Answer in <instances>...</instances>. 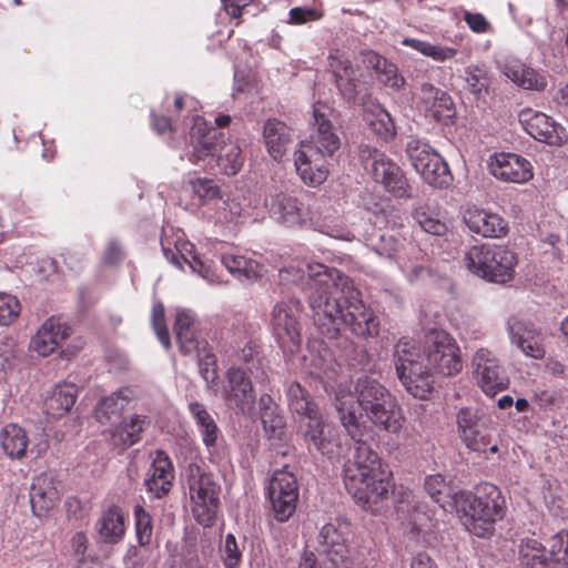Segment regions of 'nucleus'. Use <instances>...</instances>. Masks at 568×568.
<instances>
[{"instance_id":"nucleus-54","label":"nucleus","mask_w":568,"mask_h":568,"mask_svg":"<svg viewBox=\"0 0 568 568\" xmlns=\"http://www.w3.org/2000/svg\"><path fill=\"white\" fill-rule=\"evenodd\" d=\"M465 81L474 94H479L487 88L486 71L479 67L465 69Z\"/></svg>"},{"instance_id":"nucleus-30","label":"nucleus","mask_w":568,"mask_h":568,"mask_svg":"<svg viewBox=\"0 0 568 568\" xmlns=\"http://www.w3.org/2000/svg\"><path fill=\"white\" fill-rule=\"evenodd\" d=\"M132 398L130 388H121L101 398L95 407V418L102 425H114Z\"/></svg>"},{"instance_id":"nucleus-47","label":"nucleus","mask_w":568,"mask_h":568,"mask_svg":"<svg viewBox=\"0 0 568 568\" xmlns=\"http://www.w3.org/2000/svg\"><path fill=\"white\" fill-rule=\"evenodd\" d=\"M134 521L139 545H150L153 536L152 517L141 505H135L134 507Z\"/></svg>"},{"instance_id":"nucleus-26","label":"nucleus","mask_w":568,"mask_h":568,"mask_svg":"<svg viewBox=\"0 0 568 568\" xmlns=\"http://www.w3.org/2000/svg\"><path fill=\"white\" fill-rule=\"evenodd\" d=\"M328 62L341 94L348 100L354 99L356 94V70L349 57L338 49H333L329 51Z\"/></svg>"},{"instance_id":"nucleus-2","label":"nucleus","mask_w":568,"mask_h":568,"mask_svg":"<svg viewBox=\"0 0 568 568\" xmlns=\"http://www.w3.org/2000/svg\"><path fill=\"white\" fill-rule=\"evenodd\" d=\"M356 398L351 393L339 392L335 398L342 425L354 440V454L344 466V485L348 494L363 508L387 497L392 484L388 474L382 468L377 453L364 440V433L358 422L357 407L361 410L369 405L394 397L378 381L362 376L356 384Z\"/></svg>"},{"instance_id":"nucleus-58","label":"nucleus","mask_w":568,"mask_h":568,"mask_svg":"<svg viewBox=\"0 0 568 568\" xmlns=\"http://www.w3.org/2000/svg\"><path fill=\"white\" fill-rule=\"evenodd\" d=\"M199 368L202 377L207 384L215 383V356L213 354H205L204 358H200Z\"/></svg>"},{"instance_id":"nucleus-15","label":"nucleus","mask_w":568,"mask_h":568,"mask_svg":"<svg viewBox=\"0 0 568 568\" xmlns=\"http://www.w3.org/2000/svg\"><path fill=\"white\" fill-rule=\"evenodd\" d=\"M474 377L479 388L494 397L509 386V378L498 358L488 349H478L473 357Z\"/></svg>"},{"instance_id":"nucleus-29","label":"nucleus","mask_w":568,"mask_h":568,"mask_svg":"<svg viewBox=\"0 0 568 568\" xmlns=\"http://www.w3.org/2000/svg\"><path fill=\"white\" fill-rule=\"evenodd\" d=\"M501 72L507 79L525 90L540 92L548 84L546 74L518 61L504 63Z\"/></svg>"},{"instance_id":"nucleus-6","label":"nucleus","mask_w":568,"mask_h":568,"mask_svg":"<svg viewBox=\"0 0 568 568\" xmlns=\"http://www.w3.org/2000/svg\"><path fill=\"white\" fill-rule=\"evenodd\" d=\"M455 505L465 528L478 537L490 535L506 509L499 488L489 483L477 485L471 493L456 494Z\"/></svg>"},{"instance_id":"nucleus-59","label":"nucleus","mask_w":568,"mask_h":568,"mask_svg":"<svg viewBox=\"0 0 568 568\" xmlns=\"http://www.w3.org/2000/svg\"><path fill=\"white\" fill-rule=\"evenodd\" d=\"M457 54V49L445 45H436L429 43L426 57L432 58L437 62H445L453 59Z\"/></svg>"},{"instance_id":"nucleus-21","label":"nucleus","mask_w":568,"mask_h":568,"mask_svg":"<svg viewBox=\"0 0 568 568\" xmlns=\"http://www.w3.org/2000/svg\"><path fill=\"white\" fill-rule=\"evenodd\" d=\"M457 429L460 439L474 452H485L488 445L484 424L476 409L460 408L456 416Z\"/></svg>"},{"instance_id":"nucleus-43","label":"nucleus","mask_w":568,"mask_h":568,"mask_svg":"<svg viewBox=\"0 0 568 568\" xmlns=\"http://www.w3.org/2000/svg\"><path fill=\"white\" fill-rule=\"evenodd\" d=\"M288 406L294 414L305 416L316 409V405L311 399L308 393L300 383H291L286 390Z\"/></svg>"},{"instance_id":"nucleus-38","label":"nucleus","mask_w":568,"mask_h":568,"mask_svg":"<svg viewBox=\"0 0 568 568\" xmlns=\"http://www.w3.org/2000/svg\"><path fill=\"white\" fill-rule=\"evenodd\" d=\"M29 437L26 430L17 424H8L0 432V447L10 459H21L26 456Z\"/></svg>"},{"instance_id":"nucleus-4","label":"nucleus","mask_w":568,"mask_h":568,"mask_svg":"<svg viewBox=\"0 0 568 568\" xmlns=\"http://www.w3.org/2000/svg\"><path fill=\"white\" fill-rule=\"evenodd\" d=\"M323 104L313 106L314 130L310 141L302 142L294 153V165L301 180L311 186L322 184L328 176L326 159L341 145V141Z\"/></svg>"},{"instance_id":"nucleus-51","label":"nucleus","mask_w":568,"mask_h":568,"mask_svg":"<svg viewBox=\"0 0 568 568\" xmlns=\"http://www.w3.org/2000/svg\"><path fill=\"white\" fill-rule=\"evenodd\" d=\"M18 298L9 293L0 292V325H10L20 314Z\"/></svg>"},{"instance_id":"nucleus-40","label":"nucleus","mask_w":568,"mask_h":568,"mask_svg":"<svg viewBox=\"0 0 568 568\" xmlns=\"http://www.w3.org/2000/svg\"><path fill=\"white\" fill-rule=\"evenodd\" d=\"M413 217L426 233L440 236L447 231L446 223L442 220L439 213L427 204L417 206L414 210Z\"/></svg>"},{"instance_id":"nucleus-24","label":"nucleus","mask_w":568,"mask_h":568,"mask_svg":"<svg viewBox=\"0 0 568 568\" xmlns=\"http://www.w3.org/2000/svg\"><path fill=\"white\" fill-rule=\"evenodd\" d=\"M70 335V328L59 318H48L32 337L30 347L40 356L52 354Z\"/></svg>"},{"instance_id":"nucleus-55","label":"nucleus","mask_w":568,"mask_h":568,"mask_svg":"<svg viewBox=\"0 0 568 568\" xmlns=\"http://www.w3.org/2000/svg\"><path fill=\"white\" fill-rule=\"evenodd\" d=\"M376 73L379 81L388 88L398 90L404 84V78L397 73V67L389 61H386Z\"/></svg>"},{"instance_id":"nucleus-46","label":"nucleus","mask_w":568,"mask_h":568,"mask_svg":"<svg viewBox=\"0 0 568 568\" xmlns=\"http://www.w3.org/2000/svg\"><path fill=\"white\" fill-rule=\"evenodd\" d=\"M367 122L372 131L383 140L393 138L395 134V124L390 114L379 104L375 105L374 110L371 111Z\"/></svg>"},{"instance_id":"nucleus-7","label":"nucleus","mask_w":568,"mask_h":568,"mask_svg":"<svg viewBox=\"0 0 568 568\" xmlns=\"http://www.w3.org/2000/svg\"><path fill=\"white\" fill-rule=\"evenodd\" d=\"M349 526L345 521L328 523L318 534V555L305 551L298 568H351L352 559L347 547Z\"/></svg>"},{"instance_id":"nucleus-50","label":"nucleus","mask_w":568,"mask_h":568,"mask_svg":"<svg viewBox=\"0 0 568 568\" xmlns=\"http://www.w3.org/2000/svg\"><path fill=\"white\" fill-rule=\"evenodd\" d=\"M425 489L430 498L440 505L452 497V489L442 475L426 477Z\"/></svg>"},{"instance_id":"nucleus-33","label":"nucleus","mask_w":568,"mask_h":568,"mask_svg":"<svg viewBox=\"0 0 568 568\" xmlns=\"http://www.w3.org/2000/svg\"><path fill=\"white\" fill-rule=\"evenodd\" d=\"M263 138L267 152L274 160H281L293 142L292 130L276 119H268L265 122Z\"/></svg>"},{"instance_id":"nucleus-9","label":"nucleus","mask_w":568,"mask_h":568,"mask_svg":"<svg viewBox=\"0 0 568 568\" xmlns=\"http://www.w3.org/2000/svg\"><path fill=\"white\" fill-rule=\"evenodd\" d=\"M187 485L194 519L204 527L212 526L220 507L221 486L212 474L197 466L190 467Z\"/></svg>"},{"instance_id":"nucleus-56","label":"nucleus","mask_w":568,"mask_h":568,"mask_svg":"<svg viewBox=\"0 0 568 568\" xmlns=\"http://www.w3.org/2000/svg\"><path fill=\"white\" fill-rule=\"evenodd\" d=\"M194 192L204 200L215 202L220 196V189L212 180L197 179L193 183ZM214 203H212L213 205Z\"/></svg>"},{"instance_id":"nucleus-62","label":"nucleus","mask_w":568,"mask_h":568,"mask_svg":"<svg viewBox=\"0 0 568 568\" xmlns=\"http://www.w3.org/2000/svg\"><path fill=\"white\" fill-rule=\"evenodd\" d=\"M318 18L320 14L314 9L296 7L290 10V22L294 24H302Z\"/></svg>"},{"instance_id":"nucleus-57","label":"nucleus","mask_w":568,"mask_h":568,"mask_svg":"<svg viewBox=\"0 0 568 568\" xmlns=\"http://www.w3.org/2000/svg\"><path fill=\"white\" fill-rule=\"evenodd\" d=\"M464 20L470 30L476 33H486L490 29V23L481 13L465 11Z\"/></svg>"},{"instance_id":"nucleus-20","label":"nucleus","mask_w":568,"mask_h":568,"mask_svg":"<svg viewBox=\"0 0 568 568\" xmlns=\"http://www.w3.org/2000/svg\"><path fill=\"white\" fill-rule=\"evenodd\" d=\"M361 412L376 427L390 434L399 433L405 422L403 409L395 397L369 405Z\"/></svg>"},{"instance_id":"nucleus-61","label":"nucleus","mask_w":568,"mask_h":568,"mask_svg":"<svg viewBox=\"0 0 568 568\" xmlns=\"http://www.w3.org/2000/svg\"><path fill=\"white\" fill-rule=\"evenodd\" d=\"M195 328V315L191 311H180L174 323L175 335L179 332H187Z\"/></svg>"},{"instance_id":"nucleus-17","label":"nucleus","mask_w":568,"mask_h":568,"mask_svg":"<svg viewBox=\"0 0 568 568\" xmlns=\"http://www.w3.org/2000/svg\"><path fill=\"white\" fill-rule=\"evenodd\" d=\"M519 122L524 130L534 139L550 145H560L565 139V130L547 114L532 109L519 113Z\"/></svg>"},{"instance_id":"nucleus-37","label":"nucleus","mask_w":568,"mask_h":568,"mask_svg":"<svg viewBox=\"0 0 568 568\" xmlns=\"http://www.w3.org/2000/svg\"><path fill=\"white\" fill-rule=\"evenodd\" d=\"M77 388L71 384L54 387L45 398L43 409L48 416L60 418L73 407L77 399Z\"/></svg>"},{"instance_id":"nucleus-49","label":"nucleus","mask_w":568,"mask_h":568,"mask_svg":"<svg viewBox=\"0 0 568 568\" xmlns=\"http://www.w3.org/2000/svg\"><path fill=\"white\" fill-rule=\"evenodd\" d=\"M220 556L225 568H237L242 559V550L233 534H227L220 544Z\"/></svg>"},{"instance_id":"nucleus-41","label":"nucleus","mask_w":568,"mask_h":568,"mask_svg":"<svg viewBox=\"0 0 568 568\" xmlns=\"http://www.w3.org/2000/svg\"><path fill=\"white\" fill-rule=\"evenodd\" d=\"M519 560L523 568H548L545 549L536 538H527L521 541Z\"/></svg>"},{"instance_id":"nucleus-32","label":"nucleus","mask_w":568,"mask_h":568,"mask_svg":"<svg viewBox=\"0 0 568 568\" xmlns=\"http://www.w3.org/2000/svg\"><path fill=\"white\" fill-rule=\"evenodd\" d=\"M99 538L110 545L120 542L125 535V520L122 509L112 505L108 507L95 524Z\"/></svg>"},{"instance_id":"nucleus-3","label":"nucleus","mask_w":568,"mask_h":568,"mask_svg":"<svg viewBox=\"0 0 568 568\" xmlns=\"http://www.w3.org/2000/svg\"><path fill=\"white\" fill-rule=\"evenodd\" d=\"M425 365L415 344L400 338L395 345L396 374L405 389L414 397L425 398L433 387L432 371L443 376H453L462 371L459 347L444 331L432 329L425 336Z\"/></svg>"},{"instance_id":"nucleus-10","label":"nucleus","mask_w":568,"mask_h":568,"mask_svg":"<svg viewBox=\"0 0 568 568\" xmlns=\"http://www.w3.org/2000/svg\"><path fill=\"white\" fill-rule=\"evenodd\" d=\"M359 158L375 182L398 199L412 197V189L402 169L384 152L369 145L359 146Z\"/></svg>"},{"instance_id":"nucleus-34","label":"nucleus","mask_w":568,"mask_h":568,"mask_svg":"<svg viewBox=\"0 0 568 568\" xmlns=\"http://www.w3.org/2000/svg\"><path fill=\"white\" fill-rule=\"evenodd\" d=\"M258 416L263 429L270 439H280L285 428V418L282 409L270 394H262L258 398Z\"/></svg>"},{"instance_id":"nucleus-27","label":"nucleus","mask_w":568,"mask_h":568,"mask_svg":"<svg viewBox=\"0 0 568 568\" xmlns=\"http://www.w3.org/2000/svg\"><path fill=\"white\" fill-rule=\"evenodd\" d=\"M60 494L52 476L41 474L33 479L30 489V504L36 516L40 517L52 509Z\"/></svg>"},{"instance_id":"nucleus-25","label":"nucleus","mask_w":568,"mask_h":568,"mask_svg":"<svg viewBox=\"0 0 568 568\" xmlns=\"http://www.w3.org/2000/svg\"><path fill=\"white\" fill-rule=\"evenodd\" d=\"M162 251L165 258L175 266L183 268L182 262H184L192 273H196L210 283L214 282L210 265L205 264L197 255L194 254V246L191 243L178 240L174 243L173 250L166 246L165 242L162 241Z\"/></svg>"},{"instance_id":"nucleus-19","label":"nucleus","mask_w":568,"mask_h":568,"mask_svg":"<svg viewBox=\"0 0 568 568\" xmlns=\"http://www.w3.org/2000/svg\"><path fill=\"white\" fill-rule=\"evenodd\" d=\"M463 221L471 233L483 237H501L507 232V223L500 215L476 205L464 210Z\"/></svg>"},{"instance_id":"nucleus-1","label":"nucleus","mask_w":568,"mask_h":568,"mask_svg":"<svg viewBox=\"0 0 568 568\" xmlns=\"http://www.w3.org/2000/svg\"><path fill=\"white\" fill-rule=\"evenodd\" d=\"M280 277L302 286L323 335L335 338L345 327L361 337L378 335V316L363 302L354 282L341 271L321 263L296 261L282 268Z\"/></svg>"},{"instance_id":"nucleus-52","label":"nucleus","mask_w":568,"mask_h":568,"mask_svg":"<svg viewBox=\"0 0 568 568\" xmlns=\"http://www.w3.org/2000/svg\"><path fill=\"white\" fill-rule=\"evenodd\" d=\"M152 326L161 344L165 348H169L171 345L170 334L165 325L164 307L161 303H156L153 305Z\"/></svg>"},{"instance_id":"nucleus-44","label":"nucleus","mask_w":568,"mask_h":568,"mask_svg":"<svg viewBox=\"0 0 568 568\" xmlns=\"http://www.w3.org/2000/svg\"><path fill=\"white\" fill-rule=\"evenodd\" d=\"M367 246L381 257L394 260L396 262L398 258H402L399 255L400 244L393 235H387L385 233L372 235L367 239Z\"/></svg>"},{"instance_id":"nucleus-60","label":"nucleus","mask_w":568,"mask_h":568,"mask_svg":"<svg viewBox=\"0 0 568 568\" xmlns=\"http://www.w3.org/2000/svg\"><path fill=\"white\" fill-rule=\"evenodd\" d=\"M397 264L410 283L415 282L425 273H427V270L422 264H414L409 261H403V257L397 260Z\"/></svg>"},{"instance_id":"nucleus-11","label":"nucleus","mask_w":568,"mask_h":568,"mask_svg":"<svg viewBox=\"0 0 568 568\" xmlns=\"http://www.w3.org/2000/svg\"><path fill=\"white\" fill-rule=\"evenodd\" d=\"M406 152L412 165L427 184L438 189L450 185L453 175L448 164L429 144L412 139L407 143Z\"/></svg>"},{"instance_id":"nucleus-18","label":"nucleus","mask_w":568,"mask_h":568,"mask_svg":"<svg viewBox=\"0 0 568 568\" xmlns=\"http://www.w3.org/2000/svg\"><path fill=\"white\" fill-rule=\"evenodd\" d=\"M303 417L306 419L303 425V435L308 447L315 448L323 455L333 453V448L338 445L335 427L322 419L317 408Z\"/></svg>"},{"instance_id":"nucleus-16","label":"nucleus","mask_w":568,"mask_h":568,"mask_svg":"<svg viewBox=\"0 0 568 568\" xmlns=\"http://www.w3.org/2000/svg\"><path fill=\"white\" fill-rule=\"evenodd\" d=\"M489 173L507 183H526L534 176L531 163L519 154L497 153L488 162Z\"/></svg>"},{"instance_id":"nucleus-8","label":"nucleus","mask_w":568,"mask_h":568,"mask_svg":"<svg viewBox=\"0 0 568 568\" xmlns=\"http://www.w3.org/2000/svg\"><path fill=\"white\" fill-rule=\"evenodd\" d=\"M465 262L473 274L489 282L506 283L514 277L517 257L506 246L483 244L471 246Z\"/></svg>"},{"instance_id":"nucleus-36","label":"nucleus","mask_w":568,"mask_h":568,"mask_svg":"<svg viewBox=\"0 0 568 568\" xmlns=\"http://www.w3.org/2000/svg\"><path fill=\"white\" fill-rule=\"evenodd\" d=\"M189 410L197 429L202 436L203 444L207 449L216 447L217 440L221 438V432L205 406L196 400L189 403Z\"/></svg>"},{"instance_id":"nucleus-48","label":"nucleus","mask_w":568,"mask_h":568,"mask_svg":"<svg viewBox=\"0 0 568 568\" xmlns=\"http://www.w3.org/2000/svg\"><path fill=\"white\" fill-rule=\"evenodd\" d=\"M548 552L554 562L568 568V530L562 529L549 538Z\"/></svg>"},{"instance_id":"nucleus-45","label":"nucleus","mask_w":568,"mask_h":568,"mask_svg":"<svg viewBox=\"0 0 568 568\" xmlns=\"http://www.w3.org/2000/svg\"><path fill=\"white\" fill-rule=\"evenodd\" d=\"M215 221L222 224H237L242 219L243 205L236 199L223 200L220 197L213 204Z\"/></svg>"},{"instance_id":"nucleus-13","label":"nucleus","mask_w":568,"mask_h":568,"mask_svg":"<svg viewBox=\"0 0 568 568\" xmlns=\"http://www.w3.org/2000/svg\"><path fill=\"white\" fill-rule=\"evenodd\" d=\"M301 312L300 302L296 300L281 301L272 311V328L280 346L293 353L301 343L298 315Z\"/></svg>"},{"instance_id":"nucleus-5","label":"nucleus","mask_w":568,"mask_h":568,"mask_svg":"<svg viewBox=\"0 0 568 568\" xmlns=\"http://www.w3.org/2000/svg\"><path fill=\"white\" fill-rule=\"evenodd\" d=\"M190 136L193 151L189 160L193 164L205 169L216 163L226 175H235L241 170L243 159L240 146L233 141H223V134L203 118L193 116Z\"/></svg>"},{"instance_id":"nucleus-28","label":"nucleus","mask_w":568,"mask_h":568,"mask_svg":"<svg viewBox=\"0 0 568 568\" xmlns=\"http://www.w3.org/2000/svg\"><path fill=\"white\" fill-rule=\"evenodd\" d=\"M422 103L426 115L435 121H446L455 114L454 103L450 95L430 83L422 85Z\"/></svg>"},{"instance_id":"nucleus-35","label":"nucleus","mask_w":568,"mask_h":568,"mask_svg":"<svg viewBox=\"0 0 568 568\" xmlns=\"http://www.w3.org/2000/svg\"><path fill=\"white\" fill-rule=\"evenodd\" d=\"M146 416L133 414L122 420L111 430V437L114 445L128 448L141 440V435L149 426Z\"/></svg>"},{"instance_id":"nucleus-23","label":"nucleus","mask_w":568,"mask_h":568,"mask_svg":"<svg viewBox=\"0 0 568 568\" xmlns=\"http://www.w3.org/2000/svg\"><path fill=\"white\" fill-rule=\"evenodd\" d=\"M270 215L287 226L300 225L306 219V210L295 196L276 193L265 201Z\"/></svg>"},{"instance_id":"nucleus-64","label":"nucleus","mask_w":568,"mask_h":568,"mask_svg":"<svg viewBox=\"0 0 568 568\" xmlns=\"http://www.w3.org/2000/svg\"><path fill=\"white\" fill-rule=\"evenodd\" d=\"M103 258L109 264H115L123 258V252L116 240H111L106 246Z\"/></svg>"},{"instance_id":"nucleus-22","label":"nucleus","mask_w":568,"mask_h":568,"mask_svg":"<svg viewBox=\"0 0 568 568\" xmlns=\"http://www.w3.org/2000/svg\"><path fill=\"white\" fill-rule=\"evenodd\" d=\"M173 479L174 467L171 459L163 450H156L144 479L146 490L155 498H162L171 490Z\"/></svg>"},{"instance_id":"nucleus-14","label":"nucleus","mask_w":568,"mask_h":568,"mask_svg":"<svg viewBox=\"0 0 568 568\" xmlns=\"http://www.w3.org/2000/svg\"><path fill=\"white\" fill-rule=\"evenodd\" d=\"M267 497L278 521H286L295 511L298 498L296 477L286 467L276 470L270 480Z\"/></svg>"},{"instance_id":"nucleus-63","label":"nucleus","mask_w":568,"mask_h":568,"mask_svg":"<svg viewBox=\"0 0 568 568\" xmlns=\"http://www.w3.org/2000/svg\"><path fill=\"white\" fill-rule=\"evenodd\" d=\"M33 270L41 278L48 280L57 273V262L51 257H43Z\"/></svg>"},{"instance_id":"nucleus-53","label":"nucleus","mask_w":568,"mask_h":568,"mask_svg":"<svg viewBox=\"0 0 568 568\" xmlns=\"http://www.w3.org/2000/svg\"><path fill=\"white\" fill-rule=\"evenodd\" d=\"M176 339L181 351L185 354L196 353L200 356L201 352L205 351L206 343L197 338L196 327L187 332H179Z\"/></svg>"},{"instance_id":"nucleus-39","label":"nucleus","mask_w":568,"mask_h":568,"mask_svg":"<svg viewBox=\"0 0 568 568\" xmlns=\"http://www.w3.org/2000/svg\"><path fill=\"white\" fill-rule=\"evenodd\" d=\"M222 264L240 281H256L263 275L264 267L257 261L242 255L224 254Z\"/></svg>"},{"instance_id":"nucleus-42","label":"nucleus","mask_w":568,"mask_h":568,"mask_svg":"<svg viewBox=\"0 0 568 568\" xmlns=\"http://www.w3.org/2000/svg\"><path fill=\"white\" fill-rule=\"evenodd\" d=\"M336 363L332 358L331 353L324 348L323 352L310 354L308 374L321 381L333 379L336 375Z\"/></svg>"},{"instance_id":"nucleus-31","label":"nucleus","mask_w":568,"mask_h":568,"mask_svg":"<svg viewBox=\"0 0 568 568\" xmlns=\"http://www.w3.org/2000/svg\"><path fill=\"white\" fill-rule=\"evenodd\" d=\"M509 338L521 352L532 358H541L545 354L542 344L534 329L517 318L507 322Z\"/></svg>"},{"instance_id":"nucleus-12","label":"nucleus","mask_w":568,"mask_h":568,"mask_svg":"<svg viewBox=\"0 0 568 568\" xmlns=\"http://www.w3.org/2000/svg\"><path fill=\"white\" fill-rule=\"evenodd\" d=\"M222 396L225 405L236 415H254L256 394L252 379L243 367L231 366L226 371Z\"/></svg>"}]
</instances>
